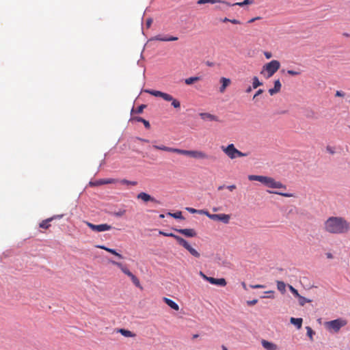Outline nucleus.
<instances>
[{
    "label": "nucleus",
    "mask_w": 350,
    "mask_h": 350,
    "mask_svg": "<svg viewBox=\"0 0 350 350\" xmlns=\"http://www.w3.org/2000/svg\"><path fill=\"white\" fill-rule=\"evenodd\" d=\"M268 192L270 193L277 194V195H280V196H282L284 197H287V198H291V197L294 196L293 193H283V192H280V191H269Z\"/></svg>",
    "instance_id": "c756f323"
},
{
    "label": "nucleus",
    "mask_w": 350,
    "mask_h": 350,
    "mask_svg": "<svg viewBox=\"0 0 350 350\" xmlns=\"http://www.w3.org/2000/svg\"><path fill=\"white\" fill-rule=\"evenodd\" d=\"M197 213H200V214L205 215V213H209V212L207 211H204V210H198V211Z\"/></svg>",
    "instance_id": "bf43d9fd"
},
{
    "label": "nucleus",
    "mask_w": 350,
    "mask_h": 350,
    "mask_svg": "<svg viewBox=\"0 0 350 350\" xmlns=\"http://www.w3.org/2000/svg\"><path fill=\"white\" fill-rule=\"evenodd\" d=\"M164 217H165V216H164V215H163V214H161V215H159V217H160V218H164Z\"/></svg>",
    "instance_id": "338daca9"
},
{
    "label": "nucleus",
    "mask_w": 350,
    "mask_h": 350,
    "mask_svg": "<svg viewBox=\"0 0 350 350\" xmlns=\"http://www.w3.org/2000/svg\"><path fill=\"white\" fill-rule=\"evenodd\" d=\"M129 277L137 287L142 288L139 279L135 275L131 273Z\"/></svg>",
    "instance_id": "cd10ccee"
},
{
    "label": "nucleus",
    "mask_w": 350,
    "mask_h": 350,
    "mask_svg": "<svg viewBox=\"0 0 350 350\" xmlns=\"http://www.w3.org/2000/svg\"><path fill=\"white\" fill-rule=\"evenodd\" d=\"M324 230L329 234H346L350 230V223L342 217H329L324 222Z\"/></svg>",
    "instance_id": "f257e3e1"
},
{
    "label": "nucleus",
    "mask_w": 350,
    "mask_h": 350,
    "mask_svg": "<svg viewBox=\"0 0 350 350\" xmlns=\"http://www.w3.org/2000/svg\"><path fill=\"white\" fill-rule=\"evenodd\" d=\"M306 331H307V336L310 338V340H313V335L314 334V332L309 326H307L306 327Z\"/></svg>",
    "instance_id": "c9c22d12"
},
{
    "label": "nucleus",
    "mask_w": 350,
    "mask_h": 350,
    "mask_svg": "<svg viewBox=\"0 0 350 350\" xmlns=\"http://www.w3.org/2000/svg\"><path fill=\"white\" fill-rule=\"evenodd\" d=\"M230 22L235 25L241 24V22L237 19H230Z\"/></svg>",
    "instance_id": "5fc2aeb1"
},
{
    "label": "nucleus",
    "mask_w": 350,
    "mask_h": 350,
    "mask_svg": "<svg viewBox=\"0 0 350 350\" xmlns=\"http://www.w3.org/2000/svg\"><path fill=\"white\" fill-rule=\"evenodd\" d=\"M116 332L121 334L123 336L126 338H135L136 334L132 332L130 330L125 329L123 328L118 329Z\"/></svg>",
    "instance_id": "f3484780"
},
{
    "label": "nucleus",
    "mask_w": 350,
    "mask_h": 350,
    "mask_svg": "<svg viewBox=\"0 0 350 350\" xmlns=\"http://www.w3.org/2000/svg\"><path fill=\"white\" fill-rule=\"evenodd\" d=\"M216 3H226V2L222 1L221 0H198V2H197V3L198 5H202V4H205V3L215 4ZM226 4H228V3H226Z\"/></svg>",
    "instance_id": "b1692460"
},
{
    "label": "nucleus",
    "mask_w": 350,
    "mask_h": 350,
    "mask_svg": "<svg viewBox=\"0 0 350 350\" xmlns=\"http://www.w3.org/2000/svg\"><path fill=\"white\" fill-rule=\"evenodd\" d=\"M159 234H161V235H163V236H165V237H167V234H168V233H167V232H165L161 231V230H160V231L159 232Z\"/></svg>",
    "instance_id": "680f3d73"
},
{
    "label": "nucleus",
    "mask_w": 350,
    "mask_h": 350,
    "mask_svg": "<svg viewBox=\"0 0 350 350\" xmlns=\"http://www.w3.org/2000/svg\"><path fill=\"white\" fill-rule=\"evenodd\" d=\"M264 55L267 59H270L272 57V54L271 52L265 51L264 53Z\"/></svg>",
    "instance_id": "8fccbe9b"
},
{
    "label": "nucleus",
    "mask_w": 350,
    "mask_h": 350,
    "mask_svg": "<svg viewBox=\"0 0 350 350\" xmlns=\"http://www.w3.org/2000/svg\"><path fill=\"white\" fill-rule=\"evenodd\" d=\"M152 147L156 150H163L170 152H174L182 155L190 157L196 159H209L211 157L202 150H187L176 148L167 147L164 145H153Z\"/></svg>",
    "instance_id": "f03ea898"
},
{
    "label": "nucleus",
    "mask_w": 350,
    "mask_h": 350,
    "mask_svg": "<svg viewBox=\"0 0 350 350\" xmlns=\"http://www.w3.org/2000/svg\"><path fill=\"white\" fill-rule=\"evenodd\" d=\"M186 210L191 213H197V212L198 211V210L195 209L193 208H191V207H187Z\"/></svg>",
    "instance_id": "a18cd8bd"
},
{
    "label": "nucleus",
    "mask_w": 350,
    "mask_h": 350,
    "mask_svg": "<svg viewBox=\"0 0 350 350\" xmlns=\"http://www.w3.org/2000/svg\"><path fill=\"white\" fill-rule=\"evenodd\" d=\"M252 91V87H249L247 90H246V92L249 93Z\"/></svg>",
    "instance_id": "0e129e2a"
},
{
    "label": "nucleus",
    "mask_w": 350,
    "mask_h": 350,
    "mask_svg": "<svg viewBox=\"0 0 350 350\" xmlns=\"http://www.w3.org/2000/svg\"><path fill=\"white\" fill-rule=\"evenodd\" d=\"M237 188L235 185H231L227 187V189H229L230 191H232Z\"/></svg>",
    "instance_id": "603ef678"
},
{
    "label": "nucleus",
    "mask_w": 350,
    "mask_h": 350,
    "mask_svg": "<svg viewBox=\"0 0 350 350\" xmlns=\"http://www.w3.org/2000/svg\"><path fill=\"white\" fill-rule=\"evenodd\" d=\"M277 288L282 293L286 291V284L282 281H277Z\"/></svg>",
    "instance_id": "bb28decb"
},
{
    "label": "nucleus",
    "mask_w": 350,
    "mask_h": 350,
    "mask_svg": "<svg viewBox=\"0 0 350 350\" xmlns=\"http://www.w3.org/2000/svg\"><path fill=\"white\" fill-rule=\"evenodd\" d=\"M281 83L280 80H276L274 83V88L269 89V92L271 95H273L280 91L281 89Z\"/></svg>",
    "instance_id": "4be33fe9"
},
{
    "label": "nucleus",
    "mask_w": 350,
    "mask_h": 350,
    "mask_svg": "<svg viewBox=\"0 0 350 350\" xmlns=\"http://www.w3.org/2000/svg\"><path fill=\"white\" fill-rule=\"evenodd\" d=\"M345 95V94L342 91H336V96L343 97Z\"/></svg>",
    "instance_id": "09e8293b"
},
{
    "label": "nucleus",
    "mask_w": 350,
    "mask_h": 350,
    "mask_svg": "<svg viewBox=\"0 0 350 350\" xmlns=\"http://www.w3.org/2000/svg\"><path fill=\"white\" fill-rule=\"evenodd\" d=\"M262 92H263V90H260H260H258L256 92V93L254 94V98H253L254 99L256 97H257L259 94H262Z\"/></svg>",
    "instance_id": "6e6d98bb"
},
{
    "label": "nucleus",
    "mask_w": 350,
    "mask_h": 350,
    "mask_svg": "<svg viewBox=\"0 0 350 350\" xmlns=\"http://www.w3.org/2000/svg\"><path fill=\"white\" fill-rule=\"evenodd\" d=\"M258 302V300L257 299H253V300H251V301H247V304L248 306H254L255 305L256 303Z\"/></svg>",
    "instance_id": "49530a36"
},
{
    "label": "nucleus",
    "mask_w": 350,
    "mask_h": 350,
    "mask_svg": "<svg viewBox=\"0 0 350 350\" xmlns=\"http://www.w3.org/2000/svg\"><path fill=\"white\" fill-rule=\"evenodd\" d=\"M279 68V67H265L260 73L265 77H271Z\"/></svg>",
    "instance_id": "9b49d317"
},
{
    "label": "nucleus",
    "mask_w": 350,
    "mask_h": 350,
    "mask_svg": "<svg viewBox=\"0 0 350 350\" xmlns=\"http://www.w3.org/2000/svg\"><path fill=\"white\" fill-rule=\"evenodd\" d=\"M326 256H327V258H329V259L333 258V255L331 253H329V252L326 254Z\"/></svg>",
    "instance_id": "052dcab7"
},
{
    "label": "nucleus",
    "mask_w": 350,
    "mask_h": 350,
    "mask_svg": "<svg viewBox=\"0 0 350 350\" xmlns=\"http://www.w3.org/2000/svg\"><path fill=\"white\" fill-rule=\"evenodd\" d=\"M87 226L92 229L93 231L96 232H104L107 230H109L112 228V226L108 225L107 224H102L99 225H95L90 222H87Z\"/></svg>",
    "instance_id": "6e6552de"
},
{
    "label": "nucleus",
    "mask_w": 350,
    "mask_h": 350,
    "mask_svg": "<svg viewBox=\"0 0 350 350\" xmlns=\"http://www.w3.org/2000/svg\"><path fill=\"white\" fill-rule=\"evenodd\" d=\"M118 180L113 178H106V179H100L96 180L94 182H90V185L93 186H99L102 185L106 184H113L117 183Z\"/></svg>",
    "instance_id": "9d476101"
},
{
    "label": "nucleus",
    "mask_w": 350,
    "mask_h": 350,
    "mask_svg": "<svg viewBox=\"0 0 350 350\" xmlns=\"http://www.w3.org/2000/svg\"><path fill=\"white\" fill-rule=\"evenodd\" d=\"M144 92L154 96H159L166 101H172V105L174 108H180V103L169 94L153 90H145Z\"/></svg>",
    "instance_id": "39448f33"
},
{
    "label": "nucleus",
    "mask_w": 350,
    "mask_h": 350,
    "mask_svg": "<svg viewBox=\"0 0 350 350\" xmlns=\"http://www.w3.org/2000/svg\"><path fill=\"white\" fill-rule=\"evenodd\" d=\"M262 346L267 350H278V347L277 345L267 341L266 340H262L261 341Z\"/></svg>",
    "instance_id": "2eb2a0df"
},
{
    "label": "nucleus",
    "mask_w": 350,
    "mask_h": 350,
    "mask_svg": "<svg viewBox=\"0 0 350 350\" xmlns=\"http://www.w3.org/2000/svg\"><path fill=\"white\" fill-rule=\"evenodd\" d=\"M265 286L261 284H256V285H251V288H262Z\"/></svg>",
    "instance_id": "3c124183"
},
{
    "label": "nucleus",
    "mask_w": 350,
    "mask_h": 350,
    "mask_svg": "<svg viewBox=\"0 0 350 350\" xmlns=\"http://www.w3.org/2000/svg\"><path fill=\"white\" fill-rule=\"evenodd\" d=\"M290 321L292 324L295 325L297 329H300L302 326L303 319L301 318L291 317Z\"/></svg>",
    "instance_id": "5701e85b"
},
{
    "label": "nucleus",
    "mask_w": 350,
    "mask_h": 350,
    "mask_svg": "<svg viewBox=\"0 0 350 350\" xmlns=\"http://www.w3.org/2000/svg\"><path fill=\"white\" fill-rule=\"evenodd\" d=\"M222 151L231 159H234L237 157H247V153L242 152L237 150L233 144H230L227 146L221 147Z\"/></svg>",
    "instance_id": "423d86ee"
},
{
    "label": "nucleus",
    "mask_w": 350,
    "mask_h": 350,
    "mask_svg": "<svg viewBox=\"0 0 350 350\" xmlns=\"http://www.w3.org/2000/svg\"><path fill=\"white\" fill-rule=\"evenodd\" d=\"M253 3H254L253 0H244L243 2L235 3L232 5H239L240 7H243L246 5L252 4Z\"/></svg>",
    "instance_id": "473e14b6"
},
{
    "label": "nucleus",
    "mask_w": 350,
    "mask_h": 350,
    "mask_svg": "<svg viewBox=\"0 0 350 350\" xmlns=\"http://www.w3.org/2000/svg\"><path fill=\"white\" fill-rule=\"evenodd\" d=\"M135 120L137 122H142V124H144V125L145 126V127L146 129H149L150 127V124L148 120H146L145 119H144L141 117H137V118H135Z\"/></svg>",
    "instance_id": "2f4dec72"
},
{
    "label": "nucleus",
    "mask_w": 350,
    "mask_h": 350,
    "mask_svg": "<svg viewBox=\"0 0 350 350\" xmlns=\"http://www.w3.org/2000/svg\"><path fill=\"white\" fill-rule=\"evenodd\" d=\"M223 350H228L225 346H222Z\"/></svg>",
    "instance_id": "774afa93"
},
{
    "label": "nucleus",
    "mask_w": 350,
    "mask_h": 350,
    "mask_svg": "<svg viewBox=\"0 0 350 350\" xmlns=\"http://www.w3.org/2000/svg\"><path fill=\"white\" fill-rule=\"evenodd\" d=\"M167 237H173L174 239H175L177 242L178 243V244H180L181 242L183 241V238H182L181 237H179L178 235H176L173 233H168V234H167Z\"/></svg>",
    "instance_id": "f704fd0d"
},
{
    "label": "nucleus",
    "mask_w": 350,
    "mask_h": 350,
    "mask_svg": "<svg viewBox=\"0 0 350 350\" xmlns=\"http://www.w3.org/2000/svg\"><path fill=\"white\" fill-rule=\"evenodd\" d=\"M111 262L117 266L118 268L120 269V270L126 275L129 276V275L131 273V272L129 270V269L123 265L121 262H116L113 260H111Z\"/></svg>",
    "instance_id": "6ab92c4d"
},
{
    "label": "nucleus",
    "mask_w": 350,
    "mask_h": 350,
    "mask_svg": "<svg viewBox=\"0 0 350 350\" xmlns=\"http://www.w3.org/2000/svg\"><path fill=\"white\" fill-rule=\"evenodd\" d=\"M98 247H100V248H101V249H103V250H105L107 251L108 252H109V253H111V254H113V255H115V256H118V257L119 258H120V259L123 258V256H122L120 254L118 253V252H117L115 250H113V249L108 248V247H105V246H98Z\"/></svg>",
    "instance_id": "393cba45"
},
{
    "label": "nucleus",
    "mask_w": 350,
    "mask_h": 350,
    "mask_svg": "<svg viewBox=\"0 0 350 350\" xmlns=\"http://www.w3.org/2000/svg\"><path fill=\"white\" fill-rule=\"evenodd\" d=\"M326 150L327 152H329L330 154H334L335 153V151L334 150V148L331 146H327L326 148Z\"/></svg>",
    "instance_id": "de8ad7c7"
},
{
    "label": "nucleus",
    "mask_w": 350,
    "mask_h": 350,
    "mask_svg": "<svg viewBox=\"0 0 350 350\" xmlns=\"http://www.w3.org/2000/svg\"><path fill=\"white\" fill-rule=\"evenodd\" d=\"M265 66H280V62L277 60H272L267 63Z\"/></svg>",
    "instance_id": "a19ab883"
},
{
    "label": "nucleus",
    "mask_w": 350,
    "mask_h": 350,
    "mask_svg": "<svg viewBox=\"0 0 350 350\" xmlns=\"http://www.w3.org/2000/svg\"><path fill=\"white\" fill-rule=\"evenodd\" d=\"M301 71L299 69H297L296 70H287V73L291 75H298L301 74Z\"/></svg>",
    "instance_id": "ea45409f"
},
{
    "label": "nucleus",
    "mask_w": 350,
    "mask_h": 350,
    "mask_svg": "<svg viewBox=\"0 0 350 350\" xmlns=\"http://www.w3.org/2000/svg\"><path fill=\"white\" fill-rule=\"evenodd\" d=\"M137 197L138 199H141L142 200H143L144 202H148V201H151V202H157V200L154 198H152L151 196H150L149 194H148L145 192L139 193Z\"/></svg>",
    "instance_id": "dca6fc26"
},
{
    "label": "nucleus",
    "mask_w": 350,
    "mask_h": 350,
    "mask_svg": "<svg viewBox=\"0 0 350 350\" xmlns=\"http://www.w3.org/2000/svg\"><path fill=\"white\" fill-rule=\"evenodd\" d=\"M288 288H289V289H290L291 292V293H293V294L296 297H299V295H300L299 294V293H298V291H297V289H295V288L293 286H292L291 285H289V286H288Z\"/></svg>",
    "instance_id": "58836bf2"
},
{
    "label": "nucleus",
    "mask_w": 350,
    "mask_h": 350,
    "mask_svg": "<svg viewBox=\"0 0 350 350\" xmlns=\"http://www.w3.org/2000/svg\"><path fill=\"white\" fill-rule=\"evenodd\" d=\"M152 18H148V19L146 20V26H147L148 27H150V25H151V24H152Z\"/></svg>",
    "instance_id": "864d4df0"
},
{
    "label": "nucleus",
    "mask_w": 350,
    "mask_h": 350,
    "mask_svg": "<svg viewBox=\"0 0 350 350\" xmlns=\"http://www.w3.org/2000/svg\"><path fill=\"white\" fill-rule=\"evenodd\" d=\"M200 116L201 118L204 120L218 121V118L217 116L208 113H201Z\"/></svg>",
    "instance_id": "412c9836"
},
{
    "label": "nucleus",
    "mask_w": 350,
    "mask_h": 350,
    "mask_svg": "<svg viewBox=\"0 0 350 350\" xmlns=\"http://www.w3.org/2000/svg\"><path fill=\"white\" fill-rule=\"evenodd\" d=\"M178 38V37L172 36H162V35H157L152 38V40H159V41H176Z\"/></svg>",
    "instance_id": "4468645a"
},
{
    "label": "nucleus",
    "mask_w": 350,
    "mask_h": 350,
    "mask_svg": "<svg viewBox=\"0 0 350 350\" xmlns=\"http://www.w3.org/2000/svg\"><path fill=\"white\" fill-rule=\"evenodd\" d=\"M167 215L175 218V219H184V217H183L181 211H177L174 213H168Z\"/></svg>",
    "instance_id": "7c9ffc66"
},
{
    "label": "nucleus",
    "mask_w": 350,
    "mask_h": 350,
    "mask_svg": "<svg viewBox=\"0 0 350 350\" xmlns=\"http://www.w3.org/2000/svg\"><path fill=\"white\" fill-rule=\"evenodd\" d=\"M213 211L214 212H217V211H219V208H213Z\"/></svg>",
    "instance_id": "69168bd1"
},
{
    "label": "nucleus",
    "mask_w": 350,
    "mask_h": 350,
    "mask_svg": "<svg viewBox=\"0 0 350 350\" xmlns=\"http://www.w3.org/2000/svg\"><path fill=\"white\" fill-rule=\"evenodd\" d=\"M51 221H53V218H48V219H46L45 220H43L39 224L40 228H44V229H48L51 226L50 222Z\"/></svg>",
    "instance_id": "a878e982"
},
{
    "label": "nucleus",
    "mask_w": 350,
    "mask_h": 350,
    "mask_svg": "<svg viewBox=\"0 0 350 350\" xmlns=\"http://www.w3.org/2000/svg\"><path fill=\"white\" fill-rule=\"evenodd\" d=\"M260 85H262V83L259 81L258 79L256 77H254L253 78L252 88L256 89Z\"/></svg>",
    "instance_id": "e433bc0d"
},
{
    "label": "nucleus",
    "mask_w": 350,
    "mask_h": 350,
    "mask_svg": "<svg viewBox=\"0 0 350 350\" xmlns=\"http://www.w3.org/2000/svg\"><path fill=\"white\" fill-rule=\"evenodd\" d=\"M121 183L122 184L131 185H135L137 184L136 182H131V181H129V180H125V179L122 180L121 181Z\"/></svg>",
    "instance_id": "37998d69"
},
{
    "label": "nucleus",
    "mask_w": 350,
    "mask_h": 350,
    "mask_svg": "<svg viewBox=\"0 0 350 350\" xmlns=\"http://www.w3.org/2000/svg\"><path fill=\"white\" fill-rule=\"evenodd\" d=\"M146 107V105H139L136 109H133L132 111L135 112L136 113H142L143 112V110Z\"/></svg>",
    "instance_id": "4c0bfd02"
},
{
    "label": "nucleus",
    "mask_w": 350,
    "mask_h": 350,
    "mask_svg": "<svg viewBox=\"0 0 350 350\" xmlns=\"http://www.w3.org/2000/svg\"><path fill=\"white\" fill-rule=\"evenodd\" d=\"M200 79L199 77H191L185 79V82L187 85H191Z\"/></svg>",
    "instance_id": "c85d7f7f"
},
{
    "label": "nucleus",
    "mask_w": 350,
    "mask_h": 350,
    "mask_svg": "<svg viewBox=\"0 0 350 350\" xmlns=\"http://www.w3.org/2000/svg\"><path fill=\"white\" fill-rule=\"evenodd\" d=\"M348 321L344 318H338L325 323V328L330 332L338 333L340 329L346 326Z\"/></svg>",
    "instance_id": "20e7f679"
},
{
    "label": "nucleus",
    "mask_w": 350,
    "mask_h": 350,
    "mask_svg": "<svg viewBox=\"0 0 350 350\" xmlns=\"http://www.w3.org/2000/svg\"><path fill=\"white\" fill-rule=\"evenodd\" d=\"M297 298L299 299V304L301 306H304L306 303H309L311 301L310 299H308L301 295H299V297H298Z\"/></svg>",
    "instance_id": "72a5a7b5"
},
{
    "label": "nucleus",
    "mask_w": 350,
    "mask_h": 350,
    "mask_svg": "<svg viewBox=\"0 0 350 350\" xmlns=\"http://www.w3.org/2000/svg\"><path fill=\"white\" fill-rule=\"evenodd\" d=\"M174 230L187 237H194L196 236V231L192 228L174 229Z\"/></svg>",
    "instance_id": "ddd939ff"
},
{
    "label": "nucleus",
    "mask_w": 350,
    "mask_h": 350,
    "mask_svg": "<svg viewBox=\"0 0 350 350\" xmlns=\"http://www.w3.org/2000/svg\"><path fill=\"white\" fill-rule=\"evenodd\" d=\"M205 215L213 221H219L224 224H228L230 219V215L228 214H211L210 213H205Z\"/></svg>",
    "instance_id": "0eeeda50"
},
{
    "label": "nucleus",
    "mask_w": 350,
    "mask_h": 350,
    "mask_svg": "<svg viewBox=\"0 0 350 350\" xmlns=\"http://www.w3.org/2000/svg\"><path fill=\"white\" fill-rule=\"evenodd\" d=\"M248 179L251 181L256 180L265 186L268 187L272 189H282L284 190L286 189V186L282 184L280 181L275 180L274 178L266 176H259V175H249Z\"/></svg>",
    "instance_id": "7ed1b4c3"
},
{
    "label": "nucleus",
    "mask_w": 350,
    "mask_h": 350,
    "mask_svg": "<svg viewBox=\"0 0 350 350\" xmlns=\"http://www.w3.org/2000/svg\"><path fill=\"white\" fill-rule=\"evenodd\" d=\"M222 22L224 23H226V22H230V19L228 18H224L221 20Z\"/></svg>",
    "instance_id": "e2e57ef3"
},
{
    "label": "nucleus",
    "mask_w": 350,
    "mask_h": 350,
    "mask_svg": "<svg viewBox=\"0 0 350 350\" xmlns=\"http://www.w3.org/2000/svg\"><path fill=\"white\" fill-rule=\"evenodd\" d=\"M64 215H57L51 217V218H53V220L56 219H61Z\"/></svg>",
    "instance_id": "4d7b16f0"
},
{
    "label": "nucleus",
    "mask_w": 350,
    "mask_h": 350,
    "mask_svg": "<svg viewBox=\"0 0 350 350\" xmlns=\"http://www.w3.org/2000/svg\"><path fill=\"white\" fill-rule=\"evenodd\" d=\"M184 248H185L195 258H200V254L196 249H194L185 239L180 244Z\"/></svg>",
    "instance_id": "1a4fd4ad"
},
{
    "label": "nucleus",
    "mask_w": 350,
    "mask_h": 350,
    "mask_svg": "<svg viewBox=\"0 0 350 350\" xmlns=\"http://www.w3.org/2000/svg\"><path fill=\"white\" fill-rule=\"evenodd\" d=\"M125 213H126L125 210H120L119 211L114 213V215L116 217H121V216L124 215L125 214Z\"/></svg>",
    "instance_id": "79ce46f5"
},
{
    "label": "nucleus",
    "mask_w": 350,
    "mask_h": 350,
    "mask_svg": "<svg viewBox=\"0 0 350 350\" xmlns=\"http://www.w3.org/2000/svg\"><path fill=\"white\" fill-rule=\"evenodd\" d=\"M199 274L204 280H205L207 282H208V280H210L211 278L206 275L202 271H200Z\"/></svg>",
    "instance_id": "c03bdc74"
},
{
    "label": "nucleus",
    "mask_w": 350,
    "mask_h": 350,
    "mask_svg": "<svg viewBox=\"0 0 350 350\" xmlns=\"http://www.w3.org/2000/svg\"><path fill=\"white\" fill-rule=\"evenodd\" d=\"M260 17H259V16L256 17V18H251V19L248 21V23H252L254 22L255 21L258 20V19H260Z\"/></svg>",
    "instance_id": "13d9d810"
},
{
    "label": "nucleus",
    "mask_w": 350,
    "mask_h": 350,
    "mask_svg": "<svg viewBox=\"0 0 350 350\" xmlns=\"http://www.w3.org/2000/svg\"><path fill=\"white\" fill-rule=\"evenodd\" d=\"M163 300L167 306H169L171 308L174 309V310L178 311L179 310L178 305L173 300L167 297H163Z\"/></svg>",
    "instance_id": "aec40b11"
},
{
    "label": "nucleus",
    "mask_w": 350,
    "mask_h": 350,
    "mask_svg": "<svg viewBox=\"0 0 350 350\" xmlns=\"http://www.w3.org/2000/svg\"><path fill=\"white\" fill-rule=\"evenodd\" d=\"M208 282L221 286H225L226 285V281L224 278L217 279L211 277V279L208 280Z\"/></svg>",
    "instance_id": "a211bd4d"
},
{
    "label": "nucleus",
    "mask_w": 350,
    "mask_h": 350,
    "mask_svg": "<svg viewBox=\"0 0 350 350\" xmlns=\"http://www.w3.org/2000/svg\"><path fill=\"white\" fill-rule=\"evenodd\" d=\"M219 83L221 86L219 87V92L224 93L226 91L227 87H228L231 83V80L228 78L221 77L219 79Z\"/></svg>",
    "instance_id": "f8f14e48"
}]
</instances>
